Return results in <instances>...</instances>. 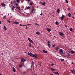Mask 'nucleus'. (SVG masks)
<instances>
[{"label": "nucleus", "mask_w": 75, "mask_h": 75, "mask_svg": "<svg viewBox=\"0 0 75 75\" xmlns=\"http://www.w3.org/2000/svg\"><path fill=\"white\" fill-rule=\"evenodd\" d=\"M28 54L30 56H31L32 57H34L35 58H37V55L36 54H35L34 55L33 53H32L31 52H28Z\"/></svg>", "instance_id": "f257e3e1"}, {"label": "nucleus", "mask_w": 75, "mask_h": 75, "mask_svg": "<svg viewBox=\"0 0 75 75\" xmlns=\"http://www.w3.org/2000/svg\"><path fill=\"white\" fill-rule=\"evenodd\" d=\"M59 50L60 52V54H64L63 51L62 49H59Z\"/></svg>", "instance_id": "f03ea898"}, {"label": "nucleus", "mask_w": 75, "mask_h": 75, "mask_svg": "<svg viewBox=\"0 0 75 75\" xmlns=\"http://www.w3.org/2000/svg\"><path fill=\"white\" fill-rule=\"evenodd\" d=\"M64 16H64V15H63V14H62V17H60V19H61V20H62V21H63V20L64 19Z\"/></svg>", "instance_id": "7ed1b4c3"}, {"label": "nucleus", "mask_w": 75, "mask_h": 75, "mask_svg": "<svg viewBox=\"0 0 75 75\" xmlns=\"http://www.w3.org/2000/svg\"><path fill=\"white\" fill-rule=\"evenodd\" d=\"M26 61V60L24 58H21V62H23L24 63V62Z\"/></svg>", "instance_id": "20e7f679"}, {"label": "nucleus", "mask_w": 75, "mask_h": 75, "mask_svg": "<svg viewBox=\"0 0 75 75\" xmlns=\"http://www.w3.org/2000/svg\"><path fill=\"white\" fill-rule=\"evenodd\" d=\"M59 34L60 35V36H64V34L63 33L61 32H59Z\"/></svg>", "instance_id": "39448f33"}, {"label": "nucleus", "mask_w": 75, "mask_h": 75, "mask_svg": "<svg viewBox=\"0 0 75 75\" xmlns=\"http://www.w3.org/2000/svg\"><path fill=\"white\" fill-rule=\"evenodd\" d=\"M1 5L2 6H3L4 7H5L6 6V5L4 3V2L1 3Z\"/></svg>", "instance_id": "423d86ee"}, {"label": "nucleus", "mask_w": 75, "mask_h": 75, "mask_svg": "<svg viewBox=\"0 0 75 75\" xmlns=\"http://www.w3.org/2000/svg\"><path fill=\"white\" fill-rule=\"evenodd\" d=\"M67 16L69 17H71V14L70 13H69L67 14Z\"/></svg>", "instance_id": "0eeeda50"}, {"label": "nucleus", "mask_w": 75, "mask_h": 75, "mask_svg": "<svg viewBox=\"0 0 75 75\" xmlns=\"http://www.w3.org/2000/svg\"><path fill=\"white\" fill-rule=\"evenodd\" d=\"M70 71L72 72V73H73V74H75V71H74L73 70H71Z\"/></svg>", "instance_id": "6e6552de"}, {"label": "nucleus", "mask_w": 75, "mask_h": 75, "mask_svg": "<svg viewBox=\"0 0 75 75\" xmlns=\"http://www.w3.org/2000/svg\"><path fill=\"white\" fill-rule=\"evenodd\" d=\"M42 51L43 52L45 53H47V51H45V50L43 49L42 50Z\"/></svg>", "instance_id": "1a4fd4ad"}, {"label": "nucleus", "mask_w": 75, "mask_h": 75, "mask_svg": "<svg viewBox=\"0 0 75 75\" xmlns=\"http://www.w3.org/2000/svg\"><path fill=\"white\" fill-rule=\"evenodd\" d=\"M13 71L14 72H16V69H15V68H14V67H13Z\"/></svg>", "instance_id": "9d476101"}, {"label": "nucleus", "mask_w": 75, "mask_h": 75, "mask_svg": "<svg viewBox=\"0 0 75 75\" xmlns=\"http://www.w3.org/2000/svg\"><path fill=\"white\" fill-rule=\"evenodd\" d=\"M33 2H30V3H29V5H33Z\"/></svg>", "instance_id": "9b49d317"}, {"label": "nucleus", "mask_w": 75, "mask_h": 75, "mask_svg": "<svg viewBox=\"0 0 75 75\" xmlns=\"http://www.w3.org/2000/svg\"><path fill=\"white\" fill-rule=\"evenodd\" d=\"M13 23L14 24H19V22L17 21H14Z\"/></svg>", "instance_id": "f8f14e48"}, {"label": "nucleus", "mask_w": 75, "mask_h": 75, "mask_svg": "<svg viewBox=\"0 0 75 75\" xmlns=\"http://www.w3.org/2000/svg\"><path fill=\"white\" fill-rule=\"evenodd\" d=\"M23 64H19V67L20 68H21L23 67Z\"/></svg>", "instance_id": "ddd939ff"}, {"label": "nucleus", "mask_w": 75, "mask_h": 75, "mask_svg": "<svg viewBox=\"0 0 75 75\" xmlns=\"http://www.w3.org/2000/svg\"><path fill=\"white\" fill-rule=\"evenodd\" d=\"M47 31H48V32H50L51 31V30L49 28H47Z\"/></svg>", "instance_id": "4468645a"}, {"label": "nucleus", "mask_w": 75, "mask_h": 75, "mask_svg": "<svg viewBox=\"0 0 75 75\" xmlns=\"http://www.w3.org/2000/svg\"><path fill=\"white\" fill-rule=\"evenodd\" d=\"M57 11L58 13H60V11L59 8H58L57 9Z\"/></svg>", "instance_id": "2eb2a0df"}, {"label": "nucleus", "mask_w": 75, "mask_h": 75, "mask_svg": "<svg viewBox=\"0 0 75 75\" xmlns=\"http://www.w3.org/2000/svg\"><path fill=\"white\" fill-rule=\"evenodd\" d=\"M51 71H55V69H53V68H51Z\"/></svg>", "instance_id": "dca6fc26"}, {"label": "nucleus", "mask_w": 75, "mask_h": 75, "mask_svg": "<svg viewBox=\"0 0 75 75\" xmlns=\"http://www.w3.org/2000/svg\"><path fill=\"white\" fill-rule=\"evenodd\" d=\"M54 74H57V75H59V73H58V72H54Z\"/></svg>", "instance_id": "f3484780"}, {"label": "nucleus", "mask_w": 75, "mask_h": 75, "mask_svg": "<svg viewBox=\"0 0 75 75\" xmlns=\"http://www.w3.org/2000/svg\"><path fill=\"white\" fill-rule=\"evenodd\" d=\"M46 4V3H45V2H44L43 3H42V5L45 6Z\"/></svg>", "instance_id": "a211bd4d"}, {"label": "nucleus", "mask_w": 75, "mask_h": 75, "mask_svg": "<svg viewBox=\"0 0 75 75\" xmlns=\"http://www.w3.org/2000/svg\"><path fill=\"white\" fill-rule=\"evenodd\" d=\"M36 33L37 34H38V35H40V33L39 31L36 32Z\"/></svg>", "instance_id": "6ab92c4d"}, {"label": "nucleus", "mask_w": 75, "mask_h": 75, "mask_svg": "<svg viewBox=\"0 0 75 75\" xmlns=\"http://www.w3.org/2000/svg\"><path fill=\"white\" fill-rule=\"evenodd\" d=\"M55 24L56 25H58L59 24V22L58 21H56L55 22Z\"/></svg>", "instance_id": "aec40b11"}, {"label": "nucleus", "mask_w": 75, "mask_h": 75, "mask_svg": "<svg viewBox=\"0 0 75 75\" xmlns=\"http://www.w3.org/2000/svg\"><path fill=\"white\" fill-rule=\"evenodd\" d=\"M15 8V6H13L12 7V11H13V10H14V8Z\"/></svg>", "instance_id": "412c9836"}, {"label": "nucleus", "mask_w": 75, "mask_h": 75, "mask_svg": "<svg viewBox=\"0 0 75 75\" xmlns=\"http://www.w3.org/2000/svg\"><path fill=\"white\" fill-rule=\"evenodd\" d=\"M29 47H32L31 43H29Z\"/></svg>", "instance_id": "4be33fe9"}, {"label": "nucleus", "mask_w": 75, "mask_h": 75, "mask_svg": "<svg viewBox=\"0 0 75 75\" xmlns=\"http://www.w3.org/2000/svg\"><path fill=\"white\" fill-rule=\"evenodd\" d=\"M47 45H48V47H49V48L51 47V45H50V43H47Z\"/></svg>", "instance_id": "5701e85b"}, {"label": "nucleus", "mask_w": 75, "mask_h": 75, "mask_svg": "<svg viewBox=\"0 0 75 75\" xmlns=\"http://www.w3.org/2000/svg\"><path fill=\"white\" fill-rule=\"evenodd\" d=\"M4 29L5 30H7V28H6L5 26H4Z\"/></svg>", "instance_id": "b1692460"}, {"label": "nucleus", "mask_w": 75, "mask_h": 75, "mask_svg": "<svg viewBox=\"0 0 75 75\" xmlns=\"http://www.w3.org/2000/svg\"><path fill=\"white\" fill-rule=\"evenodd\" d=\"M60 60L61 61H62V62H63L64 61V59H60Z\"/></svg>", "instance_id": "393cba45"}, {"label": "nucleus", "mask_w": 75, "mask_h": 75, "mask_svg": "<svg viewBox=\"0 0 75 75\" xmlns=\"http://www.w3.org/2000/svg\"><path fill=\"white\" fill-rule=\"evenodd\" d=\"M52 47L53 48H54V47H55V45H52Z\"/></svg>", "instance_id": "a878e982"}, {"label": "nucleus", "mask_w": 75, "mask_h": 75, "mask_svg": "<svg viewBox=\"0 0 75 75\" xmlns=\"http://www.w3.org/2000/svg\"><path fill=\"white\" fill-rule=\"evenodd\" d=\"M34 8H33L32 9V11L31 12V13H33V11H34Z\"/></svg>", "instance_id": "bb28decb"}, {"label": "nucleus", "mask_w": 75, "mask_h": 75, "mask_svg": "<svg viewBox=\"0 0 75 75\" xmlns=\"http://www.w3.org/2000/svg\"><path fill=\"white\" fill-rule=\"evenodd\" d=\"M70 52H71L72 53H75V51H70Z\"/></svg>", "instance_id": "cd10ccee"}, {"label": "nucleus", "mask_w": 75, "mask_h": 75, "mask_svg": "<svg viewBox=\"0 0 75 75\" xmlns=\"http://www.w3.org/2000/svg\"><path fill=\"white\" fill-rule=\"evenodd\" d=\"M6 16H4L3 17V19H5V18H6Z\"/></svg>", "instance_id": "c85d7f7f"}, {"label": "nucleus", "mask_w": 75, "mask_h": 75, "mask_svg": "<svg viewBox=\"0 0 75 75\" xmlns=\"http://www.w3.org/2000/svg\"><path fill=\"white\" fill-rule=\"evenodd\" d=\"M17 2L18 3H20V0H17Z\"/></svg>", "instance_id": "c756f323"}, {"label": "nucleus", "mask_w": 75, "mask_h": 75, "mask_svg": "<svg viewBox=\"0 0 75 75\" xmlns=\"http://www.w3.org/2000/svg\"><path fill=\"white\" fill-rule=\"evenodd\" d=\"M28 40H29L30 42H31V39H30V38H28Z\"/></svg>", "instance_id": "7c9ffc66"}, {"label": "nucleus", "mask_w": 75, "mask_h": 75, "mask_svg": "<svg viewBox=\"0 0 75 75\" xmlns=\"http://www.w3.org/2000/svg\"><path fill=\"white\" fill-rule=\"evenodd\" d=\"M58 49H59V48H58V47H56V50H58Z\"/></svg>", "instance_id": "2f4dec72"}, {"label": "nucleus", "mask_w": 75, "mask_h": 75, "mask_svg": "<svg viewBox=\"0 0 75 75\" xmlns=\"http://www.w3.org/2000/svg\"><path fill=\"white\" fill-rule=\"evenodd\" d=\"M30 8V6H28L27 8V9H29V8Z\"/></svg>", "instance_id": "473e14b6"}, {"label": "nucleus", "mask_w": 75, "mask_h": 75, "mask_svg": "<svg viewBox=\"0 0 75 75\" xmlns=\"http://www.w3.org/2000/svg\"><path fill=\"white\" fill-rule=\"evenodd\" d=\"M70 31H72L73 30V28H70Z\"/></svg>", "instance_id": "72a5a7b5"}, {"label": "nucleus", "mask_w": 75, "mask_h": 75, "mask_svg": "<svg viewBox=\"0 0 75 75\" xmlns=\"http://www.w3.org/2000/svg\"><path fill=\"white\" fill-rule=\"evenodd\" d=\"M13 4H15V0H13Z\"/></svg>", "instance_id": "f704fd0d"}, {"label": "nucleus", "mask_w": 75, "mask_h": 75, "mask_svg": "<svg viewBox=\"0 0 75 75\" xmlns=\"http://www.w3.org/2000/svg\"><path fill=\"white\" fill-rule=\"evenodd\" d=\"M11 5H13V4L12 1H11Z\"/></svg>", "instance_id": "c9c22d12"}, {"label": "nucleus", "mask_w": 75, "mask_h": 75, "mask_svg": "<svg viewBox=\"0 0 75 75\" xmlns=\"http://www.w3.org/2000/svg\"><path fill=\"white\" fill-rule=\"evenodd\" d=\"M30 42H32V43H33V42L31 40H30Z\"/></svg>", "instance_id": "e433bc0d"}, {"label": "nucleus", "mask_w": 75, "mask_h": 75, "mask_svg": "<svg viewBox=\"0 0 75 75\" xmlns=\"http://www.w3.org/2000/svg\"><path fill=\"white\" fill-rule=\"evenodd\" d=\"M65 1H66V3H68L69 2L67 0H66Z\"/></svg>", "instance_id": "4c0bfd02"}, {"label": "nucleus", "mask_w": 75, "mask_h": 75, "mask_svg": "<svg viewBox=\"0 0 75 75\" xmlns=\"http://www.w3.org/2000/svg\"><path fill=\"white\" fill-rule=\"evenodd\" d=\"M7 22H9V23H11V21H8Z\"/></svg>", "instance_id": "58836bf2"}, {"label": "nucleus", "mask_w": 75, "mask_h": 75, "mask_svg": "<svg viewBox=\"0 0 75 75\" xmlns=\"http://www.w3.org/2000/svg\"><path fill=\"white\" fill-rule=\"evenodd\" d=\"M17 8H18V9L19 10H20V8H19V7H17Z\"/></svg>", "instance_id": "ea45409f"}, {"label": "nucleus", "mask_w": 75, "mask_h": 75, "mask_svg": "<svg viewBox=\"0 0 75 75\" xmlns=\"http://www.w3.org/2000/svg\"><path fill=\"white\" fill-rule=\"evenodd\" d=\"M31 24H27V25H28V26H29L30 25H31Z\"/></svg>", "instance_id": "a19ab883"}, {"label": "nucleus", "mask_w": 75, "mask_h": 75, "mask_svg": "<svg viewBox=\"0 0 75 75\" xmlns=\"http://www.w3.org/2000/svg\"><path fill=\"white\" fill-rule=\"evenodd\" d=\"M64 26H65V27L66 28H67V25H64Z\"/></svg>", "instance_id": "79ce46f5"}, {"label": "nucleus", "mask_w": 75, "mask_h": 75, "mask_svg": "<svg viewBox=\"0 0 75 75\" xmlns=\"http://www.w3.org/2000/svg\"><path fill=\"white\" fill-rule=\"evenodd\" d=\"M33 64H32L31 65V68H32V67H33Z\"/></svg>", "instance_id": "37998d69"}, {"label": "nucleus", "mask_w": 75, "mask_h": 75, "mask_svg": "<svg viewBox=\"0 0 75 75\" xmlns=\"http://www.w3.org/2000/svg\"><path fill=\"white\" fill-rule=\"evenodd\" d=\"M35 25H38L39 26V24H38L37 23H35Z\"/></svg>", "instance_id": "c03bdc74"}, {"label": "nucleus", "mask_w": 75, "mask_h": 75, "mask_svg": "<svg viewBox=\"0 0 75 75\" xmlns=\"http://www.w3.org/2000/svg\"><path fill=\"white\" fill-rule=\"evenodd\" d=\"M40 4H42V2H40Z\"/></svg>", "instance_id": "a18cd8bd"}, {"label": "nucleus", "mask_w": 75, "mask_h": 75, "mask_svg": "<svg viewBox=\"0 0 75 75\" xmlns=\"http://www.w3.org/2000/svg\"><path fill=\"white\" fill-rule=\"evenodd\" d=\"M16 5L17 6H18V4L17 3H15Z\"/></svg>", "instance_id": "49530a36"}, {"label": "nucleus", "mask_w": 75, "mask_h": 75, "mask_svg": "<svg viewBox=\"0 0 75 75\" xmlns=\"http://www.w3.org/2000/svg\"><path fill=\"white\" fill-rule=\"evenodd\" d=\"M20 25L21 26H23V25H22L21 24H20Z\"/></svg>", "instance_id": "de8ad7c7"}, {"label": "nucleus", "mask_w": 75, "mask_h": 75, "mask_svg": "<svg viewBox=\"0 0 75 75\" xmlns=\"http://www.w3.org/2000/svg\"><path fill=\"white\" fill-rule=\"evenodd\" d=\"M54 64H52V66H53V65H54Z\"/></svg>", "instance_id": "09e8293b"}, {"label": "nucleus", "mask_w": 75, "mask_h": 75, "mask_svg": "<svg viewBox=\"0 0 75 75\" xmlns=\"http://www.w3.org/2000/svg\"><path fill=\"white\" fill-rule=\"evenodd\" d=\"M72 64L73 65H74V62H72Z\"/></svg>", "instance_id": "8fccbe9b"}, {"label": "nucleus", "mask_w": 75, "mask_h": 75, "mask_svg": "<svg viewBox=\"0 0 75 75\" xmlns=\"http://www.w3.org/2000/svg\"><path fill=\"white\" fill-rule=\"evenodd\" d=\"M40 16H42V13H41V14H40Z\"/></svg>", "instance_id": "3c124183"}, {"label": "nucleus", "mask_w": 75, "mask_h": 75, "mask_svg": "<svg viewBox=\"0 0 75 75\" xmlns=\"http://www.w3.org/2000/svg\"><path fill=\"white\" fill-rule=\"evenodd\" d=\"M67 10H68V11H69L70 8H68Z\"/></svg>", "instance_id": "603ef678"}, {"label": "nucleus", "mask_w": 75, "mask_h": 75, "mask_svg": "<svg viewBox=\"0 0 75 75\" xmlns=\"http://www.w3.org/2000/svg\"><path fill=\"white\" fill-rule=\"evenodd\" d=\"M48 43H49H49H50V40H48Z\"/></svg>", "instance_id": "864d4df0"}, {"label": "nucleus", "mask_w": 75, "mask_h": 75, "mask_svg": "<svg viewBox=\"0 0 75 75\" xmlns=\"http://www.w3.org/2000/svg\"><path fill=\"white\" fill-rule=\"evenodd\" d=\"M68 56H69L70 55V54H69V53H68Z\"/></svg>", "instance_id": "5fc2aeb1"}, {"label": "nucleus", "mask_w": 75, "mask_h": 75, "mask_svg": "<svg viewBox=\"0 0 75 75\" xmlns=\"http://www.w3.org/2000/svg\"><path fill=\"white\" fill-rule=\"evenodd\" d=\"M1 24V21H0V24Z\"/></svg>", "instance_id": "6e6d98bb"}, {"label": "nucleus", "mask_w": 75, "mask_h": 75, "mask_svg": "<svg viewBox=\"0 0 75 75\" xmlns=\"http://www.w3.org/2000/svg\"><path fill=\"white\" fill-rule=\"evenodd\" d=\"M26 26V25H22V26Z\"/></svg>", "instance_id": "4d7b16f0"}, {"label": "nucleus", "mask_w": 75, "mask_h": 75, "mask_svg": "<svg viewBox=\"0 0 75 75\" xmlns=\"http://www.w3.org/2000/svg\"><path fill=\"white\" fill-rule=\"evenodd\" d=\"M28 27L27 26L26 27V29H28Z\"/></svg>", "instance_id": "13d9d810"}, {"label": "nucleus", "mask_w": 75, "mask_h": 75, "mask_svg": "<svg viewBox=\"0 0 75 75\" xmlns=\"http://www.w3.org/2000/svg\"><path fill=\"white\" fill-rule=\"evenodd\" d=\"M54 37L55 38H56L57 37H55V36H54Z\"/></svg>", "instance_id": "bf43d9fd"}, {"label": "nucleus", "mask_w": 75, "mask_h": 75, "mask_svg": "<svg viewBox=\"0 0 75 75\" xmlns=\"http://www.w3.org/2000/svg\"><path fill=\"white\" fill-rule=\"evenodd\" d=\"M28 2H29V1H30V0H28Z\"/></svg>", "instance_id": "052dcab7"}, {"label": "nucleus", "mask_w": 75, "mask_h": 75, "mask_svg": "<svg viewBox=\"0 0 75 75\" xmlns=\"http://www.w3.org/2000/svg\"><path fill=\"white\" fill-rule=\"evenodd\" d=\"M39 8L38 6H37V8Z\"/></svg>", "instance_id": "680f3d73"}, {"label": "nucleus", "mask_w": 75, "mask_h": 75, "mask_svg": "<svg viewBox=\"0 0 75 75\" xmlns=\"http://www.w3.org/2000/svg\"><path fill=\"white\" fill-rule=\"evenodd\" d=\"M24 74H26V73H25V72H24Z\"/></svg>", "instance_id": "e2e57ef3"}, {"label": "nucleus", "mask_w": 75, "mask_h": 75, "mask_svg": "<svg viewBox=\"0 0 75 75\" xmlns=\"http://www.w3.org/2000/svg\"><path fill=\"white\" fill-rule=\"evenodd\" d=\"M50 75H54V74H50Z\"/></svg>", "instance_id": "0e129e2a"}, {"label": "nucleus", "mask_w": 75, "mask_h": 75, "mask_svg": "<svg viewBox=\"0 0 75 75\" xmlns=\"http://www.w3.org/2000/svg\"><path fill=\"white\" fill-rule=\"evenodd\" d=\"M53 13H54V11H53L52 12Z\"/></svg>", "instance_id": "69168bd1"}, {"label": "nucleus", "mask_w": 75, "mask_h": 75, "mask_svg": "<svg viewBox=\"0 0 75 75\" xmlns=\"http://www.w3.org/2000/svg\"><path fill=\"white\" fill-rule=\"evenodd\" d=\"M52 16L54 17V15H52Z\"/></svg>", "instance_id": "338daca9"}, {"label": "nucleus", "mask_w": 75, "mask_h": 75, "mask_svg": "<svg viewBox=\"0 0 75 75\" xmlns=\"http://www.w3.org/2000/svg\"><path fill=\"white\" fill-rule=\"evenodd\" d=\"M32 75H36L35 74H32Z\"/></svg>", "instance_id": "774afa93"}]
</instances>
